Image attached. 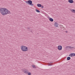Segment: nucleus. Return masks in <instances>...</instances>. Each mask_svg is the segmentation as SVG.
<instances>
[{
  "label": "nucleus",
  "mask_w": 75,
  "mask_h": 75,
  "mask_svg": "<svg viewBox=\"0 0 75 75\" xmlns=\"http://www.w3.org/2000/svg\"><path fill=\"white\" fill-rule=\"evenodd\" d=\"M1 13L2 14V15H6L8 14H11V12L10 11L7 10L6 8H2L0 10Z\"/></svg>",
  "instance_id": "obj_1"
},
{
  "label": "nucleus",
  "mask_w": 75,
  "mask_h": 75,
  "mask_svg": "<svg viewBox=\"0 0 75 75\" xmlns=\"http://www.w3.org/2000/svg\"><path fill=\"white\" fill-rule=\"evenodd\" d=\"M21 49L22 51L25 52V51H28V47H27L22 46L21 47Z\"/></svg>",
  "instance_id": "obj_2"
},
{
  "label": "nucleus",
  "mask_w": 75,
  "mask_h": 75,
  "mask_svg": "<svg viewBox=\"0 0 75 75\" xmlns=\"http://www.w3.org/2000/svg\"><path fill=\"white\" fill-rule=\"evenodd\" d=\"M25 2L26 3V4H29V5H30V6H34V4H33V1H32L31 0H29L27 1H26Z\"/></svg>",
  "instance_id": "obj_3"
},
{
  "label": "nucleus",
  "mask_w": 75,
  "mask_h": 75,
  "mask_svg": "<svg viewBox=\"0 0 75 75\" xmlns=\"http://www.w3.org/2000/svg\"><path fill=\"white\" fill-rule=\"evenodd\" d=\"M62 47L61 45H59L58 46V49L59 50V51L62 50Z\"/></svg>",
  "instance_id": "obj_4"
},
{
  "label": "nucleus",
  "mask_w": 75,
  "mask_h": 75,
  "mask_svg": "<svg viewBox=\"0 0 75 75\" xmlns=\"http://www.w3.org/2000/svg\"><path fill=\"white\" fill-rule=\"evenodd\" d=\"M69 57H75V54L74 53H72L70 54L69 55Z\"/></svg>",
  "instance_id": "obj_5"
},
{
  "label": "nucleus",
  "mask_w": 75,
  "mask_h": 75,
  "mask_svg": "<svg viewBox=\"0 0 75 75\" xmlns=\"http://www.w3.org/2000/svg\"><path fill=\"white\" fill-rule=\"evenodd\" d=\"M74 47H72L69 46H67L66 47V49H69V48H70V49H72V48H74Z\"/></svg>",
  "instance_id": "obj_6"
},
{
  "label": "nucleus",
  "mask_w": 75,
  "mask_h": 75,
  "mask_svg": "<svg viewBox=\"0 0 75 75\" xmlns=\"http://www.w3.org/2000/svg\"><path fill=\"white\" fill-rule=\"evenodd\" d=\"M24 73L26 74H27L28 73V70H27V69L24 70Z\"/></svg>",
  "instance_id": "obj_7"
},
{
  "label": "nucleus",
  "mask_w": 75,
  "mask_h": 75,
  "mask_svg": "<svg viewBox=\"0 0 75 75\" xmlns=\"http://www.w3.org/2000/svg\"><path fill=\"white\" fill-rule=\"evenodd\" d=\"M58 23H57V22H55V23L54 24V27H58Z\"/></svg>",
  "instance_id": "obj_8"
},
{
  "label": "nucleus",
  "mask_w": 75,
  "mask_h": 75,
  "mask_svg": "<svg viewBox=\"0 0 75 75\" xmlns=\"http://www.w3.org/2000/svg\"><path fill=\"white\" fill-rule=\"evenodd\" d=\"M68 1L69 3H74V1L73 0H69Z\"/></svg>",
  "instance_id": "obj_9"
},
{
  "label": "nucleus",
  "mask_w": 75,
  "mask_h": 75,
  "mask_svg": "<svg viewBox=\"0 0 75 75\" xmlns=\"http://www.w3.org/2000/svg\"><path fill=\"white\" fill-rule=\"evenodd\" d=\"M50 63H47V64L48 65V66H51L53 64H52V62H50Z\"/></svg>",
  "instance_id": "obj_10"
},
{
  "label": "nucleus",
  "mask_w": 75,
  "mask_h": 75,
  "mask_svg": "<svg viewBox=\"0 0 75 75\" xmlns=\"http://www.w3.org/2000/svg\"><path fill=\"white\" fill-rule=\"evenodd\" d=\"M37 6H38V7H41V6H42V5L40 4H37Z\"/></svg>",
  "instance_id": "obj_11"
},
{
  "label": "nucleus",
  "mask_w": 75,
  "mask_h": 75,
  "mask_svg": "<svg viewBox=\"0 0 75 75\" xmlns=\"http://www.w3.org/2000/svg\"><path fill=\"white\" fill-rule=\"evenodd\" d=\"M49 20L50 21H51V22H52L54 21V20L53 19L51 18H49Z\"/></svg>",
  "instance_id": "obj_12"
},
{
  "label": "nucleus",
  "mask_w": 75,
  "mask_h": 75,
  "mask_svg": "<svg viewBox=\"0 0 75 75\" xmlns=\"http://www.w3.org/2000/svg\"><path fill=\"white\" fill-rule=\"evenodd\" d=\"M71 59V57H68L67 58V61H69V60H70Z\"/></svg>",
  "instance_id": "obj_13"
},
{
  "label": "nucleus",
  "mask_w": 75,
  "mask_h": 75,
  "mask_svg": "<svg viewBox=\"0 0 75 75\" xmlns=\"http://www.w3.org/2000/svg\"><path fill=\"white\" fill-rule=\"evenodd\" d=\"M71 11H72L73 13H75V10L74 9H71Z\"/></svg>",
  "instance_id": "obj_14"
},
{
  "label": "nucleus",
  "mask_w": 75,
  "mask_h": 75,
  "mask_svg": "<svg viewBox=\"0 0 75 75\" xmlns=\"http://www.w3.org/2000/svg\"><path fill=\"white\" fill-rule=\"evenodd\" d=\"M35 11H36V12H37V13H40V11L39 10H38L37 9H35Z\"/></svg>",
  "instance_id": "obj_15"
},
{
  "label": "nucleus",
  "mask_w": 75,
  "mask_h": 75,
  "mask_svg": "<svg viewBox=\"0 0 75 75\" xmlns=\"http://www.w3.org/2000/svg\"><path fill=\"white\" fill-rule=\"evenodd\" d=\"M32 67H33V68H37L36 67H35V65H32Z\"/></svg>",
  "instance_id": "obj_16"
},
{
  "label": "nucleus",
  "mask_w": 75,
  "mask_h": 75,
  "mask_svg": "<svg viewBox=\"0 0 75 75\" xmlns=\"http://www.w3.org/2000/svg\"><path fill=\"white\" fill-rule=\"evenodd\" d=\"M27 74L28 75H31V73L30 72H28V73H27Z\"/></svg>",
  "instance_id": "obj_17"
},
{
  "label": "nucleus",
  "mask_w": 75,
  "mask_h": 75,
  "mask_svg": "<svg viewBox=\"0 0 75 75\" xmlns=\"http://www.w3.org/2000/svg\"><path fill=\"white\" fill-rule=\"evenodd\" d=\"M27 28L28 30H29L28 31H30V27H28V28Z\"/></svg>",
  "instance_id": "obj_18"
},
{
  "label": "nucleus",
  "mask_w": 75,
  "mask_h": 75,
  "mask_svg": "<svg viewBox=\"0 0 75 75\" xmlns=\"http://www.w3.org/2000/svg\"><path fill=\"white\" fill-rule=\"evenodd\" d=\"M41 8H44V6H41Z\"/></svg>",
  "instance_id": "obj_19"
},
{
  "label": "nucleus",
  "mask_w": 75,
  "mask_h": 75,
  "mask_svg": "<svg viewBox=\"0 0 75 75\" xmlns=\"http://www.w3.org/2000/svg\"><path fill=\"white\" fill-rule=\"evenodd\" d=\"M30 32H31V33H33V31H32V30H31V31H30Z\"/></svg>",
  "instance_id": "obj_20"
},
{
  "label": "nucleus",
  "mask_w": 75,
  "mask_h": 75,
  "mask_svg": "<svg viewBox=\"0 0 75 75\" xmlns=\"http://www.w3.org/2000/svg\"><path fill=\"white\" fill-rule=\"evenodd\" d=\"M65 32H66V33H68V31H65Z\"/></svg>",
  "instance_id": "obj_21"
}]
</instances>
